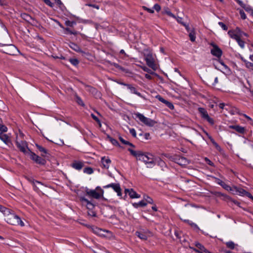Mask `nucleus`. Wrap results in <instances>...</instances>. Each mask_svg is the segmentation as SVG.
<instances>
[{"mask_svg": "<svg viewBox=\"0 0 253 253\" xmlns=\"http://www.w3.org/2000/svg\"><path fill=\"white\" fill-rule=\"evenodd\" d=\"M128 151L137 160L143 162L148 168H152L155 165L156 158L152 154L143 153L141 151H134L131 148H128Z\"/></svg>", "mask_w": 253, "mask_h": 253, "instance_id": "1", "label": "nucleus"}, {"mask_svg": "<svg viewBox=\"0 0 253 253\" xmlns=\"http://www.w3.org/2000/svg\"><path fill=\"white\" fill-rule=\"evenodd\" d=\"M5 220L9 224L13 225L24 226V223L22 221L20 217L15 213L9 211L5 215Z\"/></svg>", "mask_w": 253, "mask_h": 253, "instance_id": "2", "label": "nucleus"}, {"mask_svg": "<svg viewBox=\"0 0 253 253\" xmlns=\"http://www.w3.org/2000/svg\"><path fill=\"white\" fill-rule=\"evenodd\" d=\"M23 135L22 133H20L19 136H16V144L17 147L19 149L20 151L22 152L25 154H28V150L27 146V143L26 141L20 139L19 137L22 138Z\"/></svg>", "mask_w": 253, "mask_h": 253, "instance_id": "3", "label": "nucleus"}, {"mask_svg": "<svg viewBox=\"0 0 253 253\" xmlns=\"http://www.w3.org/2000/svg\"><path fill=\"white\" fill-rule=\"evenodd\" d=\"M134 115L136 118H138L140 121L143 123L146 126H153L155 124V121L147 117H145L143 115L139 113H134Z\"/></svg>", "mask_w": 253, "mask_h": 253, "instance_id": "4", "label": "nucleus"}, {"mask_svg": "<svg viewBox=\"0 0 253 253\" xmlns=\"http://www.w3.org/2000/svg\"><path fill=\"white\" fill-rule=\"evenodd\" d=\"M103 190H101V192H98L96 190H91L88 188H86L85 190V194L87 196L95 199H99L103 197Z\"/></svg>", "mask_w": 253, "mask_h": 253, "instance_id": "5", "label": "nucleus"}, {"mask_svg": "<svg viewBox=\"0 0 253 253\" xmlns=\"http://www.w3.org/2000/svg\"><path fill=\"white\" fill-rule=\"evenodd\" d=\"M28 155L30 156V158L34 161L36 163L41 165H44L46 164V161L45 159L40 157V156L37 155L34 152H32L30 150H28Z\"/></svg>", "mask_w": 253, "mask_h": 253, "instance_id": "6", "label": "nucleus"}, {"mask_svg": "<svg viewBox=\"0 0 253 253\" xmlns=\"http://www.w3.org/2000/svg\"><path fill=\"white\" fill-rule=\"evenodd\" d=\"M135 235L142 240H146L152 236V233L148 230L141 229L135 232Z\"/></svg>", "mask_w": 253, "mask_h": 253, "instance_id": "7", "label": "nucleus"}, {"mask_svg": "<svg viewBox=\"0 0 253 253\" xmlns=\"http://www.w3.org/2000/svg\"><path fill=\"white\" fill-rule=\"evenodd\" d=\"M144 59L147 65L151 68L155 70L156 69V64L155 60L152 53H149L144 55Z\"/></svg>", "mask_w": 253, "mask_h": 253, "instance_id": "8", "label": "nucleus"}, {"mask_svg": "<svg viewBox=\"0 0 253 253\" xmlns=\"http://www.w3.org/2000/svg\"><path fill=\"white\" fill-rule=\"evenodd\" d=\"M211 45L213 47L211 49V53L217 58H219L221 57L222 54V51L221 49L215 43L212 42Z\"/></svg>", "mask_w": 253, "mask_h": 253, "instance_id": "9", "label": "nucleus"}, {"mask_svg": "<svg viewBox=\"0 0 253 253\" xmlns=\"http://www.w3.org/2000/svg\"><path fill=\"white\" fill-rule=\"evenodd\" d=\"M104 188L111 187L117 192L118 196H122V190L119 183H111L103 187Z\"/></svg>", "mask_w": 253, "mask_h": 253, "instance_id": "10", "label": "nucleus"}, {"mask_svg": "<svg viewBox=\"0 0 253 253\" xmlns=\"http://www.w3.org/2000/svg\"><path fill=\"white\" fill-rule=\"evenodd\" d=\"M175 162L182 166H185L189 164V161L184 157L177 156L175 159Z\"/></svg>", "mask_w": 253, "mask_h": 253, "instance_id": "11", "label": "nucleus"}, {"mask_svg": "<svg viewBox=\"0 0 253 253\" xmlns=\"http://www.w3.org/2000/svg\"><path fill=\"white\" fill-rule=\"evenodd\" d=\"M228 34L231 38L234 39L236 41L240 38L239 36L238 27H237L235 30H231L228 31Z\"/></svg>", "mask_w": 253, "mask_h": 253, "instance_id": "12", "label": "nucleus"}, {"mask_svg": "<svg viewBox=\"0 0 253 253\" xmlns=\"http://www.w3.org/2000/svg\"><path fill=\"white\" fill-rule=\"evenodd\" d=\"M79 199L81 202L85 203L86 208L88 210H93L94 208L95 205L84 197H80Z\"/></svg>", "mask_w": 253, "mask_h": 253, "instance_id": "13", "label": "nucleus"}, {"mask_svg": "<svg viewBox=\"0 0 253 253\" xmlns=\"http://www.w3.org/2000/svg\"><path fill=\"white\" fill-rule=\"evenodd\" d=\"M71 166L76 170H80L84 166V163L79 161H74L71 164Z\"/></svg>", "mask_w": 253, "mask_h": 253, "instance_id": "14", "label": "nucleus"}, {"mask_svg": "<svg viewBox=\"0 0 253 253\" xmlns=\"http://www.w3.org/2000/svg\"><path fill=\"white\" fill-rule=\"evenodd\" d=\"M125 192L126 194H128L131 199L140 197V195L138 194L133 189H126Z\"/></svg>", "mask_w": 253, "mask_h": 253, "instance_id": "15", "label": "nucleus"}, {"mask_svg": "<svg viewBox=\"0 0 253 253\" xmlns=\"http://www.w3.org/2000/svg\"><path fill=\"white\" fill-rule=\"evenodd\" d=\"M121 84L126 86L127 87V88L130 90L131 93L135 94L139 97H142V94L140 92L137 91L136 88L132 86L131 84L125 83H122Z\"/></svg>", "mask_w": 253, "mask_h": 253, "instance_id": "16", "label": "nucleus"}, {"mask_svg": "<svg viewBox=\"0 0 253 253\" xmlns=\"http://www.w3.org/2000/svg\"><path fill=\"white\" fill-rule=\"evenodd\" d=\"M195 246L198 249H194L193 250L197 253L205 252L206 253H210L201 244L198 242L195 243Z\"/></svg>", "mask_w": 253, "mask_h": 253, "instance_id": "17", "label": "nucleus"}, {"mask_svg": "<svg viewBox=\"0 0 253 253\" xmlns=\"http://www.w3.org/2000/svg\"><path fill=\"white\" fill-rule=\"evenodd\" d=\"M91 230L94 234L99 236H105L104 233L106 232L105 230H103L102 229L98 228L96 226H93L91 227Z\"/></svg>", "mask_w": 253, "mask_h": 253, "instance_id": "18", "label": "nucleus"}, {"mask_svg": "<svg viewBox=\"0 0 253 253\" xmlns=\"http://www.w3.org/2000/svg\"><path fill=\"white\" fill-rule=\"evenodd\" d=\"M0 139L6 145H9L11 144V141L9 136L3 133H0Z\"/></svg>", "mask_w": 253, "mask_h": 253, "instance_id": "19", "label": "nucleus"}, {"mask_svg": "<svg viewBox=\"0 0 253 253\" xmlns=\"http://www.w3.org/2000/svg\"><path fill=\"white\" fill-rule=\"evenodd\" d=\"M216 183L222 186L226 190L228 191H232L231 187L220 179H217Z\"/></svg>", "mask_w": 253, "mask_h": 253, "instance_id": "20", "label": "nucleus"}, {"mask_svg": "<svg viewBox=\"0 0 253 253\" xmlns=\"http://www.w3.org/2000/svg\"><path fill=\"white\" fill-rule=\"evenodd\" d=\"M111 160L109 158H106L105 157H102L101 159V163L103 168L108 169L109 168L111 164Z\"/></svg>", "mask_w": 253, "mask_h": 253, "instance_id": "21", "label": "nucleus"}, {"mask_svg": "<svg viewBox=\"0 0 253 253\" xmlns=\"http://www.w3.org/2000/svg\"><path fill=\"white\" fill-rule=\"evenodd\" d=\"M198 110L201 115V117L203 119L205 120V119H206V118L207 117L209 116L207 110L205 108H202V107H199V108H198Z\"/></svg>", "mask_w": 253, "mask_h": 253, "instance_id": "22", "label": "nucleus"}, {"mask_svg": "<svg viewBox=\"0 0 253 253\" xmlns=\"http://www.w3.org/2000/svg\"><path fill=\"white\" fill-rule=\"evenodd\" d=\"M21 17L24 20L30 23H32L34 21V19L30 15L25 13L21 14Z\"/></svg>", "mask_w": 253, "mask_h": 253, "instance_id": "23", "label": "nucleus"}, {"mask_svg": "<svg viewBox=\"0 0 253 253\" xmlns=\"http://www.w3.org/2000/svg\"><path fill=\"white\" fill-rule=\"evenodd\" d=\"M69 46L72 49L78 52H83V51L81 50L80 47L74 42H71L69 44Z\"/></svg>", "mask_w": 253, "mask_h": 253, "instance_id": "24", "label": "nucleus"}, {"mask_svg": "<svg viewBox=\"0 0 253 253\" xmlns=\"http://www.w3.org/2000/svg\"><path fill=\"white\" fill-rule=\"evenodd\" d=\"M36 147L37 148V149L41 152L42 153V157H46V155L47 154V151L46 149H45L44 148H43V147H42V146H40L38 144H36Z\"/></svg>", "mask_w": 253, "mask_h": 253, "instance_id": "25", "label": "nucleus"}, {"mask_svg": "<svg viewBox=\"0 0 253 253\" xmlns=\"http://www.w3.org/2000/svg\"><path fill=\"white\" fill-rule=\"evenodd\" d=\"M147 203L143 200L140 201L138 203H134L132 204L133 206L135 208H137L139 207H144L146 206Z\"/></svg>", "mask_w": 253, "mask_h": 253, "instance_id": "26", "label": "nucleus"}, {"mask_svg": "<svg viewBox=\"0 0 253 253\" xmlns=\"http://www.w3.org/2000/svg\"><path fill=\"white\" fill-rule=\"evenodd\" d=\"M235 189L239 195L245 196L247 193V191L241 188L235 187Z\"/></svg>", "mask_w": 253, "mask_h": 253, "instance_id": "27", "label": "nucleus"}, {"mask_svg": "<svg viewBox=\"0 0 253 253\" xmlns=\"http://www.w3.org/2000/svg\"><path fill=\"white\" fill-rule=\"evenodd\" d=\"M235 130L238 133L244 134L246 132V128L245 127L237 125Z\"/></svg>", "mask_w": 253, "mask_h": 253, "instance_id": "28", "label": "nucleus"}, {"mask_svg": "<svg viewBox=\"0 0 253 253\" xmlns=\"http://www.w3.org/2000/svg\"><path fill=\"white\" fill-rule=\"evenodd\" d=\"M225 245L228 248L231 250L234 249L236 246H237V245H235L232 241L227 242L225 243Z\"/></svg>", "mask_w": 253, "mask_h": 253, "instance_id": "29", "label": "nucleus"}, {"mask_svg": "<svg viewBox=\"0 0 253 253\" xmlns=\"http://www.w3.org/2000/svg\"><path fill=\"white\" fill-rule=\"evenodd\" d=\"M189 37L191 42H194L196 39L195 32L194 30H192L189 33Z\"/></svg>", "mask_w": 253, "mask_h": 253, "instance_id": "30", "label": "nucleus"}, {"mask_svg": "<svg viewBox=\"0 0 253 253\" xmlns=\"http://www.w3.org/2000/svg\"><path fill=\"white\" fill-rule=\"evenodd\" d=\"M34 187V189L35 190L37 191H38L39 190V187H38L36 184H38L39 185H41V186H42V184L41 182H39V181H34V180H32L31 181Z\"/></svg>", "mask_w": 253, "mask_h": 253, "instance_id": "31", "label": "nucleus"}, {"mask_svg": "<svg viewBox=\"0 0 253 253\" xmlns=\"http://www.w3.org/2000/svg\"><path fill=\"white\" fill-rule=\"evenodd\" d=\"M119 139H120V141L122 143H123L124 144L128 145H129V146H131L132 147H135V146L133 144H132L131 143H130V142H128L127 141L125 140L124 138H123L121 136L119 137Z\"/></svg>", "mask_w": 253, "mask_h": 253, "instance_id": "32", "label": "nucleus"}, {"mask_svg": "<svg viewBox=\"0 0 253 253\" xmlns=\"http://www.w3.org/2000/svg\"><path fill=\"white\" fill-rule=\"evenodd\" d=\"M64 30L66 31V33H69L74 35H77L78 32L76 31H72L69 28H64Z\"/></svg>", "mask_w": 253, "mask_h": 253, "instance_id": "33", "label": "nucleus"}, {"mask_svg": "<svg viewBox=\"0 0 253 253\" xmlns=\"http://www.w3.org/2000/svg\"><path fill=\"white\" fill-rule=\"evenodd\" d=\"M10 210L7 208H6L5 207H3L2 206H1L0 205V211L1 212H2L4 216L8 213L9 212V211Z\"/></svg>", "mask_w": 253, "mask_h": 253, "instance_id": "34", "label": "nucleus"}, {"mask_svg": "<svg viewBox=\"0 0 253 253\" xmlns=\"http://www.w3.org/2000/svg\"><path fill=\"white\" fill-rule=\"evenodd\" d=\"M69 61L72 65L74 66H77L79 63V61L76 58H70Z\"/></svg>", "mask_w": 253, "mask_h": 253, "instance_id": "35", "label": "nucleus"}, {"mask_svg": "<svg viewBox=\"0 0 253 253\" xmlns=\"http://www.w3.org/2000/svg\"><path fill=\"white\" fill-rule=\"evenodd\" d=\"M84 172L85 173L90 174L93 172V170L90 167H87L84 169Z\"/></svg>", "mask_w": 253, "mask_h": 253, "instance_id": "36", "label": "nucleus"}, {"mask_svg": "<svg viewBox=\"0 0 253 253\" xmlns=\"http://www.w3.org/2000/svg\"><path fill=\"white\" fill-rule=\"evenodd\" d=\"M76 101L77 102V103L80 105H81L82 106H84V103L83 100H82V99L78 96H76Z\"/></svg>", "mask_w": 253, "mask_h": 253, "instance_id": "37", "label": "nucleus"}, {"mask_svg": "<svg viewBox=\"0 0 253 253\" xmlns=\"http://www.w3.org/2000/svg\"><path fill=\"white\" fill-rule=\"evenodd\" d=\"M183 221L184 222L187 223L188 224L190 225L192 227H196V228L198 227V226H197L196 224L193 223L192 221H190L189 220L184 219V220H183Z\"/></svg>", "mask_w": 253, "mask_h": 253, "instance_id": "38", "label": "nucleus"}, {"mask_svg": "<svg viewBox=\"0 0 253 253\" xmlns=\"http://www.w3.org/2000/svg\"><path fill=\"white\" fill-rule=\"evenodd\" d=\"M242 38H239L238 40H237L236 41L237 42H238V44L239 45V46L243 48L245 46V42L244 41H243L242 39Z\"/></svg>", "mask_w": 253, "mask_h": 253, "instance_id": "39", "label": "nucleus"}, {"mask_svg": "<svg viewBox=\"0 0 253 253\" xmlns=\"http://www.w3.org/2000/svg\"><path fill=\"white\" fill-rule=\"evenodd\" d=\"M108 138L109 139L110 142L114 145H119V144L117 140L114 139L110 136H108Z\"/></svg>", "mask_w": 253, "mask_h": 253, "instance_id": "40", "label": "nucleus"}, {"mask_svg": "<svg viewBox=\"0 0 253 253\" xmlns=\"http://www.w3.org/2000/svg\"><path fill=\"white\" fill-rule=\"evenodd\" d=\"M91 116L92 118V119L94 120H95L98 124V125H99V126L101 127V122H100L99 119L93 114H91Z\"/></svg>", "mask_w": 253, "mask_h": 253, "instance_id": "41", "label": "nucleus"}, {"mask_svg": "<svg viewBox=\"0 0 253 253\" xmlns=\"http://www.w3.org/2000/svg\"><path fill=\"white\" fill-rule=\"evenodd\" d=\"M0 131L1 133L6 132L7 131V128L4 125L0 124Z\"/></svg>", "mask_w": 253, "mask_h": 253, "instance_id": "42", "label": "nucleus"}, {"mask_svg": "<svg viewBox=\"0 0 253 253\" xmlns=\"http://www.w3.org/2000/svg\"><path fill=\"white\" fill-rule=\"evenodd\" d=\"M205 120L208 122V123L211 125H213L214 124V121L213 119L211 118L209 116L207 117L206 119H205Z\"/></svg>", "mask_w": 253, "mask_h": 253, "instance_id": "43", "label": "nucleus"}, {"mask_svg": "<svg viewBox=\"0 0 253 253\" xmlns=\"http://www.w3.org/2000/svg\"><path fill=\"white\" fill-rule=\"evenodd\" d=\"M76 23L74 21H71L70 20H67L65 21V24L69 27H73L74 25H75Z\"/></svg>", "mask_w": 253, "mask_h": 253, "instance_id": "44", "label": "nucleus"}, {"mask_svg": "<svg viewBox=\"0 0 253 253\" xmlns=\"http://www.w3.org/2000/svg\"><path fill=\"white\" fill-rule=\"evenodd\" d=\"M239 36L240 38H243V36L248 37V34L241 31V30L239 28Z\"/></svg>", "mask_w": 253, "mask_h": 253, "instance_id": "45", "label": "nucleus"}, {"mask_svg": "<svg viewBox=\"0 0 253 253\" xmlns=\"http://www.w3.org/2000/svg\"><path fill=\"white\" fill-rule=\"evenodd\" d=\"M169 109L172 110L174 109L173 105L170 102L166 100L164 103Z\"/></svg>", "mask_w": 253, "mask_h": 253, "instance_id": "46", "label": "nucleus"}, {"mask_svg": "<svg viewBox=\"0 0 253 253\" xmlns=\"http://www.w3.org/2000/svg\"><path fill=\"white\" fill-rule=\"evenodd\" d=\"M222 196H224L227 200H229L230 201H231V202H232L233 203H234L235 205H237V206H239V205H240V203L236 201H235V200H233L232 199H231L229 196H226V195H222Z\"/></svg>", "mask_w": 253, "mask_h": 253, "instance_id": "47", "label": "nucleus"}, {"mask_svg": "<svg viewBox=\"0 0 253 253\" xmlns=\"http://www.w3.org/2000/svg\"><path fill=\"white\" fill-rule=\"evenodd\" d=\"M218 25L222 28L223 30L227 31L228 29L227 26L222 22H219Z\"/></svg>", "mask_w": 253, "mask_h": 253, "instance_id": "48", "label": "nucleus"}, {"mask_svg": "<svg viewBox=\"0 0 253 253\" xmlns=\"http://www.w3.org/2000/svg\"><path fill=\"white\" fill-rule=\"evenodd\" d=\"M88 215L92 216V217H95L96 216V212L93 211V210H88Z\"/></svg>", "mask_w": 253, "mask_h": 253, "instance_id": "49", "label": "nucleus"}, {"mask_svg": "<svg viewBox=\"0 0 253 253\" xmlns=\"http://www.w3.org/2000/svg\"><path fill=\"white\" fill-rule=\"evenodd\" d=\"M243 8L247 12H252L253 10L252 9V8L245 4V6L243 7Z\"/></svg>", "mask_w": 253, "mask_h": 253, "instance_id": "50", "label": "nucleus"}, {"mask_svg": "<svg viewBox=\"0 0 253 253\" xmlns=\"http://www.w3.org/2000/svg\"><path fill=\"white\" fill-rule=\"evenodd\" d=\"M45 3L50 6V7H53V3H52L50 0H43Z\"/></svg>", "mask_w": 253, "mask_h": 253, "instance_id": "51", "label": "nucleus"}, {"mask_svg": "<svg viewBox=\"0 0 253 253\" xmlns=\"http://www.w3.org/2000/svg\"><path fill=\"white\" fill-rule=\"evenodd\" d=\"M145 200H146V201L147 202V203H149V204H152L153 202V200L152 198H151L150 197H148V196H146V197H145Z\"/></svg>", "mask_w": 253, "mask_h": 253, "instance_id": "52", "label": "nucleus"}, {"mask_svg": "<svg viewBox=\"0 0 253 253\" xmlns=\"http://www.w3.org/2000/svg\"><path fill=\"white\" fill-rule=\"evenodd\" d=\"M85 5L89 6V7H92L95 8H96L97 9H99V6L98 5L90 4V3H87V4H85Z\"/></svg>", "mask_w": 253, "mask_h": 253, "instance_id": "53", "label": "nucleus"}, {"mask_svg": "<svg viewBox=\"0 0 253 253\" xmlns=\"http://www.w3.org/2000/svg\"><path fill=\"white\" fill-rule=\"evenodd\" d=\"M165 13L169 15V16H170L171 17H173L174 18H176V17L174 16L173 14H172L169 10H166Z\"/></svg>", "mask_w": 253, "mask_h": 253, "instance_id": "54", "label": "nucleus"}, {"mask_svg": "<svg viewBox=\"0 0 253 253\" xmlns=\"http://www.w3.org/2000/svg\"><path fill=\"white\" fill-rule=\"evenodd\" d=\"M57 4L60 7H64L63 3L60 0H54Z\"/></svg>", "mask_w": 253, "mask_h": 253, "instance_id": "55", "label": "nucleus"}, {"mask_svg": "<svg viewBox=\"0 0 253 253\" xmlns=\"http://www.w3.org/2000/svg\"><path fill=\"white\" fill-rule=\"evenodd\" d=\"M129 132L133 136V137H136V131L135 130V129L134 128H131L129 129Z\"/></svg>", "mask_w": 253, "mask_h": 253, "instance_id": "56", "label": "nucleus"}, {"mask_svg": "<svg viewBox=\"0 0 253 253\" xmlns=\"http://www.w3.org/2000/svg\"><path fill=\"white\" fill-rule=\"evenodd\" d=\"M153 8L155 9L157 12H158L161 9V6L158 4H155L153 6Z\"/></svg>", "mask_w": 253, "mask_h": 253, "instance_id": "57", "label": "nucleus"}, {"mask_svg": "<svg viewBox=\"0 0 253 253\" xmlns=\"http://www.w3.org/2000/svg\"><path fill=\"white\" fill-rule=\"evenodd\" d=\"M210 140L211 141V143L213 144V145L215 146V147L216 148H219V146L218 145V144L214 141V140L212 138L210 137Z\"/></svg>", "mask_w": 253, "mask_h": 253, "instance_id": "58", "label": "nucleus"}, {"mask_svg": "<svg viewBox=\"0 0 253 253\" xmlns=\"http://www.w3.org/2000/svg\"><path fill=\"white\" fill-rule=\"evenodd\" d=\"M176 20L177 21L181 24V25H182L183 26L184 25V24H185V23H184L183 22V19L181 18V17H178L177 18H176Z\"/></svg>", "mask_w": 253, "mask_h": 253, "instance_id": "59", "label": "nucleus"}, {"mask_svg": "<svg viewBox=\"0 0 253 253\" xmlns=\"http://www.w3.org/2000/svg\"><path fill=\"white\" fill-rule=\"evenodd\" d=\"M240 14L242 19H245L246 18V15L243 10H240Z\"/></svg>", "mask_w": 253, "mask_h": 253, "instance_id": "60", "label": "nucleus"}, {"mask_svg": "<svg viewBox=\"0 0 253 253\" xmlns=\"http://www.w3.org/2000/svg\"><path fill=\"white\" fill-rule=\"evenodd\" d=\"M156 98L159 100H160L161 102H163V103H165V101H166V100H165V99H164L162 97H161L160 95H157L156 96Z\"/></svg>", "mask_w": 253, "mask_h": 253, "instance_id": "61", "label": "nucleus"}, {"mask_svg": "<svg viewBox=\"0 0 253 253\" xmlns=\"http://www.w3.org/2000/svg\"><path fill=\"white\" fill-rule=\"evenodd\" d=\"M183 26L185 27L186 30L188 33L190 32L192 30H194L193 29H191L188 25L186 24V23H185Z\"/></svg>", "mask_w": 253, "mask_h": 253, "instance_id": "62", "label": "nucleus"}, {"mask_svg": "<svg viewBox=\"0 0 253 253\" xmlns=\"http://www.w3.org/2000/svg\"><path fill=\"white\" fill-rule=\"evenodd\" d=\"M143 8L150 13H153L154 12L153 9L147 8L145 6H144Z\"/></svg>", "mask_w": 253, "mask_h": 253, "instance_id": "63", "label": "nucleus"}, {"mask_svg": "<svg viewBox=\"0 0 253 253\" xmlns=\"http://www.w3.org/2000/svg\"><path fill=\"white\" fill-rule=\"evenodd\" d=\"M245 196H246L247 197L250 198L251 199H253V196L251 194V193L247 191L246 194H245Z\"/></svg>", "mask_w": 253, "mask_h": 253, "instance_id": "64", "label": "nucleus"}]
</instances>
